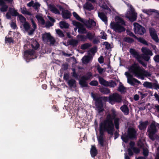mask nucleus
<instances>
[{"mask_svg": "<svg viewBox=\"0 0 159 159\" xmlns=\"http://www.w3.org/2000/svg\"><path fill=\"white\" fill-rule=\"evenodd\" d=\"M10 14L12 16H16L19 15V13L15 9L10 8L8 11Z\"/></svg>", "mask_w": 159, "mask_h": 159, "instance_id": "obj_35", "label": "nucleus"}, {"mask_svg": "<svg viewBox=\"0 0 159 159\" xmlns=\"http://www.w3.org/2000/svg\"><path fill=\"white\" fill-rule=\"evenodd\" d=\"M43 40L46 42H49L51 44L54 45L56 42L54 38L52 37L50 33H46L42 34Z\"/></svg>", "mask_w": 159, "mask_h": 159, "instance_id": "obj_7", "label": "nucleus"}, {"mask_svg": "<svg viewBox=\"0 0 159 159\" xmlns=\"http://www.w3.org/2000/svg\"><path fill=\"white\" fill-rule=\"evenodd\" d=\"M138 41L142 44L147 46L148 45V42L143 38H138L136 39Z\"/></svg>", "mask_w": 159, "mask_h": 159, "instance_id": "obj_41", "label": "nucleus"}, {"mask_svg": "<svg viewBox=\"0 0 159 159\" xmlns=\"http://www.w3.org/2000/svg\"><path fill=\"white\" fill-rule=\"evenodd\" d=\"M134 31L135 34L143 35L146 32L145 29L137 23L134 24Z\"/></svg>", "mask_w": 159, "mask_h": 159, "instance_id": "obj_9", "label": "nucleus"}, {"mask_svg": "<svg viewBox=\"0 0 159 159\" xmlns=\"http://www.w3.org/2000/svg\"><path fill=\"white\" fill-rule=\"evenodd\" d=\"M124 40L125 42L130 43H133L134 41L132 39L129 37H125Z\"/></svg>", "mask_w": 159, "mask_h": 159, "instance_id": "obj_50", "label": "nucleus"}, {"mask_svg": "<svg viewBox=\"0 0 159 159\" xmlns=\"http://www.w3.org/2000/svg\"><path fill=\"white\" fill-rule=\"evenodd\" d=\"M98 79L99 83L105 86H107L108 82L107 81L102 77L100 76L99 77Z\"/></svg>", "mask_w": 159, "mask_h": 159, "instance_id": "obj_42", "label": "nucleus"}, {"mask_svg": "<svg viewBox=\"0 0 159 159\" xmlns=\"http://www.w3.org/2000/svg\"><path fill=\"white\" fill-rule=\"evenodd\" d=\"M31 22L32 23V26L33 27V29H31V30H30V31L29 32V35H32L33 34L34 32L37 28L36 24L35 23L34 20L32 19H31Z\"/></svg>", "mask_w": 159, "mask_h": 159, "instance_id": "obj_26", "label": "nucleus"}, {"mask_svg": "<svg viewBox=\"0 0 159 159\" xmlns=\"http://www.w3.org/2000/svg\"><path fill=\"white\" fill-rule=\"evenodd\" d=\"M128 129H135V127L132 123H128L127 124Z\"/></svg>", "mask_w": 159, "mask_h": 159, "instance_id": "obj_55", "label": "nucleus"}, {"mask_svg": "<svg viewBox=\"0 0 159 159\" xmlns=\"http://www.w3.org/2000/svg\"><path fill=\"white\" fill-rule=\"evenodd\" d=\"M92 56L90 55L84 56L82 59V62L85 64L88 63L92 60Z\"/></svg>", "mask_w": 159, "mask_h": 159, "instance_id": "obj_20", "label": "nucleus"}, {"mask_svg": "<svg viewBox=\"0 0 159 159\" xmlns=\"http://www.w3.org/2000/svg\"><path fill=\"white\" fill-rule=\"evenodd\" d=\"M91 96L95 101V104L97 108L98 113L103 112L104 109L102 103V97H98L96 94L91 93Z\"/></svg>", "mask_w": 159, "mask_h": 159, "instance_id": "obj_4", "label": "nucleus"}, {"mask_svg": "<svg viewBox=\"0 0 159 159\" xmlns=\"http://www.w3.org/2000/svg\"><path fill=\"white\" fill-rule=\"evenodd\" d=\"M99 90L101 92L105 94H108L110 92L109 89L105 88H102L100 89Z\"/></svg>", "mask_w": 159, "mask_h": 159, "instance_id": "obj_43", "label": "nucleus"}, {"mask_svg": "<svg viewBox=\"0 0 159 159\" xmlns=\"http://www.w3.org/2000/svg\"><path fill=\"white\" fill-rule=\"evenodd\" d=\"M101 7L105 9V10H107L108 11H111V10L104 3V4H103L102 6Z\"/></svg>", "mask_w": 159, "mask_h": 159, "instance_id": "obj_56", "label": "nucleus"}, {"mask_svg": "<svg viewBox=\"0 0 159 159\" xmlns=\"http://www.w3.org/2000/svg\"><path fill=\"white\" fill-rule=\"evenodd\" d=\"M125 75L126 76L127 79V82L132 85H134L135 83H137L138 84H141V82L137 79L134 78L133 75L128 72H125Z\"/></svg>", "mask_w": 159, "mask_h": 159, "instance_id": "obj_8", "label": "nucleus"}, {"mask_svg": "<svg viewBox=\"0 0 159 159\" xmlns=\"http://www.w3.org/2000/svg\"><path fill=\"white\" fill-rule=\"evenodd\" d=\"M25 53L26 56L28 57L29 55L34 56V58H36V52L33 50H28L25 51Z\"/></svg>", "mask_w": 159, "mask_h": 159, "instance_id": "obj_23", "label": "nucleus"}, {"mask_svg": "<svg viewBox=\"0 0 159 159\" xmlns=\"http://www.w3.org/2000/svg\"><path fill=\"white\" fill-rule=\"evenodd\" d=\"M60 27L61 28H68L69 25L68 23L64 21H61L59 23Z\"/></svg>", "mask_w": 159, "mask_h": 159, "instance_id": "obj_40", "label": "nucleus"}, {"mask_svg": "<svg viewBox=\"0 0 159 159\" xmlns=\"http://www.w3.org/2000/svg\"><path fill=\"white\" fill-rule=\"evenodd\" d=\"M139 123V125H138L139 129H145L146 128L149 122L148 120L144 122L140 121Z\"/></svg>", "mask_w": 159, "mask_h": 159, "instance_id": "obj_19", "label": "nucleus"}, {"mask_svg": "<svg viewBox=\"0 0 159 159\" xmlns=\"http://www.w3.org/2000/svg\"><path fill=\"white\" fill-rule=\"evenodd\" d=\"M19 16L20 21L23 23L24 29L29 34V32L31 30L30 25L26 21V19L22 15H19Z\"/></svg>", "mask_w": 159, "mask_h": 159, "instance_id": "obj_10", "label": "nucleus"}, {"mask_svg": "<svg viewBox=\"0 0 159 159\" xmlns=\"http://www.w3.org/2000/svg\"><path fill=\"white\" fill-rule=\"evenodd\" d=\"M83 7L84 8L89 11L94 9L93 5L91 3L88 1L86 2Z\"/></svg>", "mask_w": 159, "mask_h": 159, "instance_id": "obj_22", "label": "nucleus"}, {"mask_svg": "<svg viewBox=\"0 0 159 159\" xmlns=\"http://www.w3.org/2000/svg\"><path fill=\"white\" fill-rule=\"evenodd\" d=\"M109 100L111 104L115 102L120 103L122 102V97L118 93H114L109 96Z\"/></svg>", "mask_w": 159, "mask_h": 159, "instance_id": "obj_6", "label": "nucleus"}, {"mask_svg": "<svg viewBox=\"0 0 159 159\" xmlns=\"http://www.w3.org/2000/svg\"><path fill=\"white\" fill-rule=\"evenodd\" d=\"M77 37L80 41H84L87 39L86 36H85L84 35H77Z\"/></svg>", "mask_w": 159, "mask_h": 159, "instance_id": "obj_48", "label": "nucleus"}, {"mask_svg": "<svg viewBox=\"0 0 159 159\" xmlns=\"http://www.w3.org/2000/svg\"><path fill=\"white\" fill-rule=\"evenodd\" d=\"M97 69L98 73L100 74H102L104 70V69L101 68L99 65L97 66Z\"/></svg>", "mask_w": 159, "mask_h": 159, "instance_id": "obj_61", "label": "nucleus"}, {"mask_svg": "<svg viewBox=\"0 0 159 159\" xmlns=\"http://www.w3.org/2000/svg\"><path fill=\"white\" fill-rule=\"evenodd\" d=\"M143 149V154L145 157H147L148 155L149 152L147 149H146L144 148L142 149Z\"/></svg>", "mask_w": 159, "mask_h": 159, "instance_id": "obj_53", "label": "nucleus"}, {"mask_svg": "<svg viewBox=\"0 0 159 159\" xmlns=\"http://www.w3.org/2000/svg\"><path fill=\"white\" fill-rule=\"evenodd\" d=\"M40 5L38 2H35L34 4L33 7H34L36 10H37L40 7Z\"/></svg>", "mask_w": 159, "mask_h": 159, "instance_id": "obj_57", "label": "nucleus"}, {"mask_svg": "<svg viewBox=\"0 0 159 159\" xmlns=\"http://www.w3.org/2000/svg\"><path fill=\"white\" fill-rule=\"evenodd\" d=\"M129 52L136 59L137 58L138 59L140 56L139 53L134 49L130 48L129 50Z\"/></svg>", "mask_w": 159, "mask_h": 159, "instance_id": "obj_27", "label": "nucleus"}, {"mask_svg": "<svg viewBox=\"0 0 159 159\" xmlns=\"http://www.w3.org/2000/svg\"><path fill=\"white\" fill-rule=\"evenodd\" d=\"M49 8L50 9V11L55 14H60L58 10L57 9L55 6L50 4Z\"/></svg>", "mask_w": 159, "mask_h": 159, "instance_id": "obj_32", "label": "nucleus"}, {"mask_svg": "<svg viewBox=\"0 0 159 159\" xmlns=\"http://www.w3.org/2000/svg\"><path fill=\"white\" fill-rule=\"evenodd\" d=\"M76 25L78 29V31L80 33L86 34L87 33V31L86 29L81 23L80 22H77Z\"/></svg>", "mask_w": 159, "mask_h": 159, "instance_id": "obj_14", "label": "nucleus"}, {"mask_svg": "<svg viewBox=\"0 0 159 159\" xmlns=\"http://www.w3.org/2000/svg\"><path fill=\"white\" fill-rule=\"evenodd\" d=\"M129 70L135 77H139L143 75L150 76V73L146 71L142 67H140L139 64L134 63L130 67Z\"/></svg>", "mask_w": 159, "mask_h": 159, "instance_id": "obj_2", "label": "nucleus"}, {"mask_svg": "<svg viewBox=\"0 0 159 159\" xmlns=\"http://www.w3.org/2000/svg\"><path fill=\"white\" fill-rule=\"evenodd\" d=\"M13 0H0V6L1 7L0 10L2 12H5L7 10L8 6L5 4V2H11Z\"/></svg>", "mask_w": 159, "mask_h": 159, "instance_id": "obj_12", "label": "nucleus"}, {"mask_svg": "<svg viewBox=\"0 0 159 159\" xmlns=\"http://www.w3.org/2000/svg\"><path fill=\"white\" fill-rule=\"evenodd\" d=\"M112 114H108L106 117V120L100 124L99 129H113L114 124L112 120L116 118V111L114 110H111Z\"/></svg>", "mask_w": 159, "mask_h": 159, "instance_id": "obj_1", "label": "nucleus"}, {"mask_svg": "<svg viewBox=\"0 0 159 159\" xmlns=\"http://www.w3.org/2000/svg\"><path fill=\"white\" fill-rule=\"evenodd\" d=\"M145 141L144 140L139 139L137 143V146L141 149L144 148Z\"/></svg>", "mask_w": 159, "mask_h": 159, "instance_id": "obj_36", "label": "nucleus"}, {"mask_svg": "<svg viewBox=\"0 0 159 159\" xmlns=\"http://www.w3.org/2000/svg\"><path fill=\"white\" fill-rule=\"evenodd\" d=\"M142 51L145 55L152 56L153 55L152 51L146 47H143L142 49Z\"/></svg>", "mask_w": 159, "mask_h": 159, "instance_id": "obj_25", "label": "nucleus"}, {"mask_svg": "<svg viewBox=\"0 0 159 159\" xmlns=\"http://www.w3.org/2000/svg\"><path fill=\"white\" fill-rule=\"evenodd\" d=\"M117 130L118 131L116 130L114 133V139H116L117 138L119 135V130Z\"/></svg>", "mask_w": 159, "mask_h": 159, "instance_id": "obj_63", "label": "nucleus"}, {"mask_svg": "<svg viewBox=\"0 0 159 159\" xmlns=\"http://www.w3.org/2000/svg\"><path fill=\"white\" fill-rule=\"evenodd\" d=\"M132 149L133 150L134 152L136 154L139 153L140 152V150L139 148L136 147L132 148Z\"/></svg>", "mask_w": 159, "mask_h": 159, "instance_id": "obj_59", "label": "nucleus"}, {"mask_svg": "<svg viewBox=\"0 0 159 159\" xmlns=\"http://www.w3.org/2000/svg\"><path fill=\"white\" fill-rule=\"evenodd\" d=\"M149 31L152 38L156 42L158 43L159 41V39L155 29L153 28H151L149 29Z\"/></svg>", "mask_w": 159, "mask_h": 159, "instance_id": "obj_13", "label": "nucleus"}, {"mask_svg": "<svg viewBox=\"0 0 159 159\" xmlns=\"http://www.w3.org/2000/svg\"><path fill=\"white\" fill-rule=\"evenodd\" d=\"M99 130V136L98 138V144L101 147H103L104 146V143L105 142V139L104 138V132L106 130Z\"/></svg>", "mask_w": 159, "mask_h": 159, "instance_id": "obj_11", "label": "nucleus"}, {"mask_svg": "<svg viewBox=\"0 0 159 159\" xmlns=\"http://www.w3.org/2000/svg\"><path fill=\"white\" fill-rule=\"evenodd\" d=\"M35 17L39 23L41 24L42 25H44L45 23V20L42 16L37 15Z\"/></svg>", "mask_w": 159, "mask_h": 159, "instance_id": "obj_38", "label": "nucleus"}, {"mask_svg": "<svg viewBox=\"0 0 159 159\" xmlns=\"http://www.w3.org/2000/svg\"><path fill=\"white\" fill-rule=\"evenodd\" d=\"M90 44L88 43H86L82 44L81 46V49L82 50H85L91 47Z\"/></svg>", "mask_w": 159, "mask_h": 159, "instance_id": "obj_47", "label": "nucleus"}, {"mask_svg": "<svg viewBox=\"0 0 159 159\" xmlns=\"http://www.w3.org/2000/svg\"><path fill=\"white\" fill-rule=\"evenodd\" d=\"M125 25V22L123 20L118 17L116 18V22H111L110 24L111 28L118 33L125 31V29L124 27Z\"/></svg>", "mask_w": 159, "mask_h": 159, "instance_id": "obj_3", "label": "nucleus"}, {"mask_svg": "<svg viewBox=\"0 0 159 159\" xmlns=\"http://www.w3.org/2000/svg\"><path fill=\"white\" fill-rule=\"evenodd\" d=\"M121 139L123 142L125 143H128V140L130 139V137L128 133L127 134L126 133L123 134V133L121 136Z\"/></svg>", "mask_w": 159, "mask_h": 159, "instance_id": "obj_28", "label": "nucleus"}, {"mask_svg": "<svg viewBox=\"0 0 159 159\" xmlns=\"http://www.w3.org/2000/svg\"><path fill=\"white\" fill-rule=\"evenodd\" d=\"M150 127V129H157L159 128V124L153 121L151 123Z\"/></svg>", "mask_w": 159, "mask_h": 159, "instance_id": "obj_37", "label": "nucleus"}, {"mask_svg": "<svg viewBox=\"0 0 159 159\" xmlns=\"http://www.w3.org/2000/svg\"><path fill=\"white\" fill-rule=\"evenodd\" d=\"M90 25V27H91V26H94L96 25V22L92 19H89L88 21Z\"/></svg>", "mask_w": 159, "mask_h": 159, "instance_id": "obj_52", "label": "nucleus"}, {"mask_svg": "<svg viewBox=\"0 0 159 159\" xmlns=\"http://www.w3.org/2000/svg\"><path fill=\"white\" fill-rule=\"evenodd\" d=\"M53 24L51 22L49 21H48L46 23V27L47 28L49 27H50L53 26Z\"/></svg>", "mask_w": 159, "mask_h": 159, "instance_id": "obj_64", "label": "nucleus"}, {"mask_svg": "<svg viewBox=\"0 0 159 159\" xmlns=\"http://www.w3.org/2000/svg\"><path fill=\"white\" fill-rule=\"evenodd\" d=\"M86 80L84 79V77H81L80 80H79V84L82 87H87L88 84Z\"/></svg>", "mask_w": 159, "mask_h": 159, "instance_id": "obj_30", "label": "nucleus"}, {"mask_svg": "<svg viewBox=\"0 0 159 159\" xmlns=\"http://www.w3.org/2000/svg\"><path fill=\"white\" fill-rule=\"evenodd\" d=\"M125 89V87L123 85H120L118 88V90L121 93H124Z\"/></svg>", "mask_w": 159, "mask_h": 159, "instance_id": "obj_51", "label": "nucleus"}, {"mask_svg": "<svg viewBox=\"0 0 159 159\" xmlns=\"http://www.w3.org/2000/svg\"><path fill=\"white\" fill-rule=\"evenodd\" d=\"M116 85L115 82L113 81L109 82H108L107 86H109L111 87H114Z\"/></svg>", "mask_w": 159, "mask_h": 159, "instance_id": "obj_54", "label": "nucleus"}, {"mask_svg": "<svg viewBox=\"0 0 159 159\" xmlns=\"http://www.w3.org/2000/svg\"><path fill=\"white\" fill-rule=\"evenodd\" d=\"M73 15L74 16L77 20L81 21V18L80 17V16L74 12L73 13Z\"/></svg>", "mask_w": 159, "mask_h": 159, "instance_id": "obj_58", "label": "nucleus"}, {"mask_svg": "<svg viewBox=\"0 0 159 159\" xmlns=\"http://www.w3.org/2000/svg\"><path fill=\"white\" fill-rule=\"evenodd\" d=\"M127 6L129 7V10L125 14V16L131 21H134L136 19L137 13L132 5L128 4Z\"/></svg>", "mask_w": 159, "mask_h": 159, "instance_id": "obj_5", "label": "nucleus"}, {"mask_svg": "<svg viewBox=\"0 0 159 159\" xmlns=\"http://www.w3.org/2000/svg\"><path fill=\"white\" fill-rule=\"evenodd\" d=\"M56 32L58 35L61 38L64 37L65 35L63 32L60 29H57L56 30Z\"/></svg>", "mask_w": 159, "mask_h": 159, "instance_id": "obj_49", "label": "nucleus"}, {"mask_svg": "<svg viewBox=\"0 0 159 159\" xmlns=\"http://www.w3.org/2000/svg\"><path fill=\"white\" fill-rule=\"evenodd\" d=\"M86 38L90 40H91L94 39L95 37V34L94 33H92L90 31L87 32L86 33Z\"/></svg>", "mask_w": 159, "mask_h": 159, "instance_id": "obj_31", "label": "nucleus"}, {"mask_svg": "<svg viewBox=\"0 0 159 159\" xmlns=\"http://www.w3.org/2000/svg\"><path fill=\"white\" fill-rule=\"evenodd\" d=\"M120 109L125 115H127L129 114V109L127 106L126 105H124L122 106Z\"/></svg>", "mask_w": 159, "mask_h": 159, "instance_id": "obj_24", "label": "nucleus"}, {"mask_svg": "<svg viewBox=\"0 0 159 159\" xmlns=\"http://www.w3.org/2000/svg\"><path fill=\"white\" fill-rule=\"evenodd\" d=\"M90 153L92 157H94L97 155L98 151L95 145H91Z\"/></svg>", "mask_w": 159, "mask_h": 159, "instance_id": "obj_16", "label": "nucleus"}, {"mask_svg": "<svg viewBox=\"0 0 159 159\" xmlns=\"http://www.w3.org/2000/svg\"><path fill=\"white\" fill-rule=\"evenodd\" d=\"M31 46L32 48L35 50H37L39 47V44L36 40L33 41Z\"/></svg>", "mask_w": 159, "mask_h": 159, "instance_id": "obj_39", "label": "nucleus"}, {"mask_svg": "<svg viewBox=\"0 0 159 159\" xmlns=\"http://www.w3.org/2000/svg\"><path fill=\"white\" fill-rule=\"evenodd\" d=\"M98 82L96 80H93L91 81L89 84L92 86H97L98 85Z\"/></svg>", "mask_w": 159, "mask_h": 159, "instance_id": "obj_60", "label": "nucleus"}, {"mask_svg": "<svg viewBox=\"0 0 159 159\" xmlns=\"http://www.w3.org/2000/svg\"><path fill=\"white\" fill-rule=\"evenodd\" d=\"M104 45L105 46L106 48L108 49L111 48V46L110 44L107 42H105L104 43Z\"/></svg>", "mask_w": 159, "mask_h": 159, "instance_id": "obj_62", "label": "nucleus"}, {"mask_svg": "<svg viewBox=\"0 0 159 159\" xmlns=\"http://www.w3.org/2000/svg\"><path fill=\"white\" fill-rule=\"evenodd\" d=\"M98 16L100 19L104 22L106 24H107V18L106 15L103 12H98Z\"/></svg>", "mask_w": 159, "mask_h": 159, "instance_id": "obj_18", "label": "nucleus"}, {"mask_svg": "<svg viewBox=\"0 0 159 159\" xmlns=\"http://www.w3.org/2000/svg\"><path fill=\"white\" fill-rule=\"evenodd\" d=\"M157 131V130H148V132H149V137L150 139L154 140V135Z\"/></svg>", "mask_w": 159, "mask_h": 159, "instance_id": "obj_29", "label": "nucleus"}, {"mask_svg": "<svg viewBox=\"0 0 159 159\" xmlns=\"http://www.w3.org/2000/svg\"><path fill=\"white\" fill-rule=\"evenodd\" d=\"M76 81L74 79H71L68 80L67 83L70 88H75L76 87Z\"/></svg>", "mask_w": 159, "mask_h": 159, "instance_id": "obj_33", "label": "nucleus"}, {"mask_svg": "<svg viewBox=\"0 0 159 159\" xmlns=\"http://www.w3.org/2000/svg\"><path fill=\"white\" fill-rule=\"evenodd\" d=\"M62 17L64 19H67L70 18L71 16V13L67 10H64L61 12Z\"/></svg>", "mask_w": 159, "mask_h": 159, "instance_id": "obj_15", "label": "nucleus"}, {"mask_svg": "<svg viewBox=\"0 0 159 159\" xmlns=\"http://www.w3.org/2000/svg\"><path fill=\"white\" fill-rule=\"evenodd\" d=\"M92 76V74L91 72H88L86 74L82 77H84V79L86 80H88L91 78Z\"/></svg>", "mask_w": 159, "mask_h": 159, "instance_id": "obj_44", "label": "nucleus"}, {"mask_svg": "<svg viewBox=\"0 0 159 159\" xmlns=\"http://www.w3.org/2000/svg\"><path fill=\"white\" fill-rule=\"evenodd\" d=\"M143 85L144 87L148 88H152V83L147 81L144 82Z\"/></svg>", "mask_w": 159, "mask_h": 159, "instance_id": "obj_45", "label": "nucleus"}, {"mask_svg": "<svg viewBox=\"0 0 159 159\" xmlns=\"http://www.w3.org/2000/svg\"><path fill=\"white\" fill-rule=\"evenodd\" d=\"M78 40L77 39H71L68 40L67 43L73 47H76L78 44Z\"/></svg>", "mask_w": 159, "mask_h": 159, "instance_id": "obj_21", "label": "nucleus"}, {"mask_svg": "<svg viewBox=\"0 0 159 159\" xmlns=\"http://www.w3.org/2000/svg\"><path fill=\"white\" fill-rule=\"evenodd\" d=\"M21 13L24 14H26L29 16L31 15V13L27 11L25 7H23L22 8H21Z\"/></svg>", "mask_w": 159, "mask_h": 159, "instance_id": "obj_46", "label": "nucleus"}, {"mask_svg": "<svg viewBox=\"0 0 159 159\" xmlns=\"http://www.w3.org/2000/svg\"><path fill=\"white\" fill-rule=\"evenodd\" d=\"M136 130H128L127 133L130 137V139L133 140L136 138Z\"/></svg>", "mask_w": 159, "mask_h": 159, "instance_id": "obj_17", "label": "nucleus"}, {"mask_svg": "<svg viewBox=\"0 0 159 159\" xmlns=\"http://www.w3.org/2000/svg\"><path fill=\"white\" fill-rule=\"evenodd\" d=\"M114 120V126H115L116 129H119V123L120 122V119L119 118H116Z\"/></svg>", "mask_w": 159, "mask_h": 159, "instance_id": "obj_34", "label": "nucleus"}]
</instances>
